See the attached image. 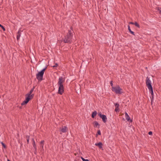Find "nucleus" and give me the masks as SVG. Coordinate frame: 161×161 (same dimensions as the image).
I'll return each mask as SVG.
<instances>
[{"mask_svg": "<svg viewBox=\"0 0 161 161\" xmlns=\"http://www.w3.org/2000/svg\"><path fill=\"white\" fill-rule=\"evenodd\" d=\"M1 26H2V25H1V24H0V27Z\"/></svg>", "mask_w": 161, "mask_h": 161, "instance_id": "obj_34", "label": "nucleus"}, {"mask_svg": "<svg viewBox=\"0 0 161 161\" xmlns=\"http://www.w3.org/2000/svg\"><path fill=\"white\" fill-rule=\"evenodd\" d=\"M128 29L129 31L130 32V33L131 34H132L133 35H134V32L131 31L129 26H128Z\"/></svg>", "mask_w": 161, "mask_h": 161, "instance_id": "obj_16", "label": "nucleus"}, {"mask_svg": "<svg viewBox=\"0 0 161 161\" xmlns=\"http://www.w3.org/2000/svg\"><path fill=\"white\" fill-rule=\"evenodd\" d=\"M27 142L28 143L29 142V139H27Z\"/></svg>", "mask_w": 161, "mask_h": 161, "instance_id": "obj_32", "label": "nucleus"}, {"mask_svg": "<svg viewBox=\"0 0 161 161\" xmlns=\"http://www.w3.org/2000/svg\"><path fill=\"white\" fill-rule=\"evenodd\" d=\"M93 124L95 127L99 128V124L96 121H94L93 123Z\"/></svg>", "mask_w": 161, "mask_h": 161, "instance_id": "obj_11", "label": "nucleus"}, {"mask_svg": "<svg viewBox=\"0 0 161 161\" xmlns=\"http://www.w3.org/2000/svg\"><path fill=\"white\" fill-rule=\"evenodd\" d=\"M58 64H55L53 66V67H56L58 66Z\"/></svg>", "mask_w": 161, "mask_h": 161, "instance_id": "obj_27", "label": "nucleus"}, {"mask_svg": "<svg viewBox=\"0 0 161 161\" xmlns=\"http://www.w3.org/2000/svg\"><path fill=\"white\" fill-rule=\"evenodd\" d=\"M33 145L34 148L36 149V145L35 142L34 140H33Z\"/></svg>", "mask_w": 161, "mask_h": 161, "instance_id": "obj_18", "label": "nucleus"}, {"mask_svg": "<svg viewBox=\"0 0 161 161\" xmlns=\"http://www.w3.org/2000/svg\"><path fill=\"white\" fill-rule=\"evenodd\" d=\"M1 143L2 145V146H3L4 147V148H5L6 147V146L3 143V142H1Z\"/></svg>", "mask_w": 161, "mask_h": 161, "instance_id": "obj_25", "label": "nucleus"}, {"mask_svg": "<svg viewBox=\"0 0 161 161\" xmlns=\"http://www.w3.org/2000/svg\"><path fill=\"white\" fill-rule=\"evenodd\" d=\"M101 118L102 119L103 121L104 122H105L106 121L107 117L105 115H103Z\"/></svg>", "mask_w": 161, "mask_h": 161, "instance_id": "obj_10", "label": "nucleus"}, {"mask_svg": "<svg viewBox=\"0 0 161 161\" xmlns=\"http://www.w3.org/2000/svg\"><path fill=\"white\" fill-rule=\"evenodd\" d=\"M0 27L2 28V29L4 30V31H5V29L4 28V27H3V26H2H2H1Z\"/></svg>", "mask_w": 161, "mask_h": 161, "instance_id": "obj_28", "label": "nucleus"}, {"mask_svg": "<svg viewBox=\"0 0 161 161\" xmlns=\"http://www.w3.org/2000/svg\"><path fill=\"white\" fill-rule=\"evenodd\" d=\"M130 23L131 24H133V25H134V23L133 22H131Z\"/></svg>", "mask_w": 161, "mask_h": 161, "instance_id": "obj_31", "label": "nucleus"}, {"mask_svg": "<svg viewBox=\"0 0 161 161\" xmlns=\"http://www.w3.org/2000/svg\"><path fill=\"white\" fill-rule=\"evenodd\" d=\"M67 130V128L66 127L64 126L61 129V131L63 132H65Z\"/></svg>", "mask_w": 161, "mask_h": 161, "instance_id": "obj_9", "label": "nucleus"}, {"mask_svg": "<svg viewBox=\"0 0 161 161\" xmlns=\"http://www.w3.org/2000/svg\"><path fill=\"white\" fill-rule=\"evenodd\" d=\"M97 134L99 135H100L101 134V132L100 130H98V131Z\"/></svg>", "mask_w": 161, "mask_h": 161, "instance_id": "obj_26", "label": "nucleus"}, {"mask_svg": "<svg viewBox=\"0 0 161 161\" xmlns=\"http://www.w3.org/2000/svg\"><path fill=\"white\" fill-rule=\"evenodd\" d=\"M148 134L149 135H152V131H150L148 132Z\"/></svg>", "mask_w": 161, "mask_h": 161, "instance_id": "obj_29", "label": "nucleus"}, {"mask_svg": "<svg viewBox=\"0 0 161 161\" xmlns=\"http://www.w3.org/2000/svg\"><path fill=\"white\" fill-rule=\"evenodd\" d=\"M97 114V112L96 111H94L92 113V117L94 118V117Z\"/></svg>", "mask_w": 161, "mask_h": 161, "instance_id": "obj_14", "label": "nucleus"}, {"mask_svg": "<svg viewBox=\"0 0 161 161\" xmlns=\"http://www.w3.org/2000/svg\"><path fill=\"white\" fill-rule=\"evenodd\" d=\"M125 117L128 121H129L130 122H132V120L130 119L129 116L126 113H125Z\"/></svg>", "mask_w": 161, "mask_h": 161, "instance_id": "obj_8", "label": "nucleus"}, {"mask_svg": "<svg viewBox=\"0 0 161 161\" xmlns=\"http://www.w3.org/2000/svg\"><path fill=\"white\" fill-rule=\"evenodd\" d=\"M156 9L158 10V13H161V8H159V7H158Z\"/></svg>", "mask_w": 161, "mask_h": 161, "instance_id": "obj_19", "label": "nucleus"}, {"mask_svg": "<svg viewBox=\"0 0 161 161\" xmlns=\"http://www.w3.org/2000/svg\"><path fill=\"white\" fill-rule=\"evenodd\" d=\"M112 90L117 94H121L123 92V90L119 86H112Z\"/></svg>", "mask_w": 161, "mask_h": 161, "instance_id": "obj_2", "label": "nucleus"}, {"mask_svg": "<svg viewBox=\"0 0 161 161\" xmlns=\"http://www.w3.org/2000/svg\"><path fill=\"white\" fill-rule=\"evenodd\" d=\"M115 106L116 108L119 107V104L116 103L115 104Z\"/></svg>", "mask_w": 161, "mask_h": 161, "instance_id": "obj_22", "label": "nucleus"}, {"mask_svg": "<svg viewBox=\"0 0 161 161\" xmlns=\"http://www.w3.org/2000/svg\"><path fill=\"white\" fill-rule=\"evenodd\" d=\"M110 85H111V86H113V82H112V81H111V82H110Z\"/></svg>", "mask_w": 161, "mask_h": 161, "instance_id": "obj_30", "label": "nucleus"}, {"mask_svg": "<svg viewBox=\"0 0 161 161\" xmlns=\"http://www.w3.org/2000/svg\"><path fill=\"white\" fill-rule=\"evenodd\" d=\"M134 25H135L136 26L139 27V25L137 22L135 23Z\"/></svg>", "mask_w": 161, "mask_h": 161, "instance_id": "obj_20", "label": "nucleus"}, {"mask_svg": "<svg viewBox=\"0 0 161 161\" xmlns=\"http://www.w3.org/2000/svg\"><path fill=\"white\" fill-rule=\"evenodd\" d=\"M20 36V32L19 31L18 33V35L17 36V38L18 40L19 39Z\"/></svg>", "mask_w": 161, "mask_h": 161, "instance_id": "obj_15", "label": "nucleus"}, {"mask_svg": "<svg viewBox=\"0 0 161 161\" xmlns=\"http://www.w3.org/2000/svg\"><path fill=\"white\" fill-rule=\"evenodd\" d=\"M119 110V107L116 108L115 109V111L116 112H117Z\"/></svg>", "mask_w": 161, "mask_h": 161, "instance_id": "obj_24", "label": "nucleus"}, {"mask_svg": "<svg viewBox=\"0 0 161 161\" xmlns=\"http://www.w3.org/2000/svg\"><path fill=\"white\" fill-rule=\"evenodd\" d=\"M46 69V67L43 69L36 75L37 79L39 80H42L44 72Z\"/></svg>", "mask_w": 161, "mask_h": 161, "instance_id": "obj_4", "label": "nucleus"}, {"mask_svg": "<svg viewBox=\"0 0 161 161\" xmlns=\"http://www.w3.org/2000/svg\"><path fill=\"white\" fill-rule=\"evenodd\" d=\"M65 81V79L62 77H60L58 83V86H63V83Z\"/></svg>", "mask_w": 161, "mask_h": 161, "instance_id": "obj_6", "label": "nucleus"}, {"mask_svg": "<svg viewBox=\"0 0 161 161\" xmlns=\"http://www.w3.org/2000/svg\"><path fill=\"white\" fill-rule=\"evenodd\" d=\"M64 91V86H58V93L60 95H62Z\"/></svg>", "mask_w": 161, "mask_h": 161, "instance_id": "obj_7", "label": "nucleus"}, {"mask_svg": "<svg viewBox=\"0 0 161 161\" xmlns=\"http://www.w3.org/2000/svg\"><path fill=\"white\" fill-rule=\"evenodd\" d=\"M146 83L148 87V89H149L150 91L151 92V93L152 94V97H153V90L152 89V87L151 85V80H150L149 78L147 77L146 79Z\"/></svg>", "mask_w": 161, "mask_h": 161, "instance_id": "obj_3", "label": "nucleus"}, {"mask_svg": "<svg viewBox=\"0 0 161 161\" xmlns=\"http://www.w3.org/2000/svg\"><path fill=\"white\" fill-rule=\"evenodd\" d=\"M95 145L98 146L100 148L102 147V143L101 142H99L97 143H96Z\"/></svg>", "mask_w": 161, "mask_h": 161, "instance_id": "obj_12", "label": "nucleus"}, {"mask_svg": "<svg viewBox=\"0 0 161 161\" xmlns=\"http://www.w3.org/2000/svg\"><path fill=\"white\" fill-rule=\"evenodd\" d=\"M32 98V96H27L26 97L25 100L21 103L22 105H25L27 104L30 100Z\"/></svg>", "mask_w": 161, "mask_h": 161, "instance_id": "obj_5", "label": "nucleus"}, {"mask_svg": "<svg viewBox=\"0 0 161 161\" xmlns=\"http://www.w3.org/2000/svg\"><path fill=\"white\" fill-rule=\"evenodd\" d=\"M44 141H42L41 142V147H42V149H43V145H44Z\"/></svg>", "mask_w": 161, "mask_h": 161, "instance_id": "obj_17", "label": "nucleus"}, {"mask_svg": "<svg viewBox=\"0 0 161 161\" xmlns=\"http://www.w3.org/2000/svg\"><path fill=\"white\" fill-rule=\"evenodd\" d=\"M98 115L100 117H101L103 115H102L101 113H99L98 114Z\"/></svg>", "mask_w": 161, "mask_h": 161, "instance_id": "obj_23", "label": "nucleus"}, {"mask_svg": "<svg viewBox=\"0 0 161 161\" xmlns=\"http://www.w3.org/2000/svg\"><path fill=\"white\" fill-rule=\"evenodd\" d=\"M71 33L70 31H69L68 35L64 40V41L65 43H70L71 42L72 37V35H71Z\"/></svg>", "mask_w": 161, "mask_h": 161, "instance_id": "obj_1", "label": "nucleus"}, {"mask_svg": "<svg viewBox=\"0 0 161 161\" xmlns=\"http://www.w3.org/2000/svg\"><path fill=\"white\" fill-rule=\"evenodd\" d=\"M81 159L83 161H89L88 159H86L82 157H81Z\"/></svg>", "mask_w": 161, "mask_h": 161, "instance_id": "obj_21", "label": "nucleus"}, {"mask_svg": "<svg viewBox=\"0 0 161 161\" xmlns=\"http://www.w3.org/2000/svg\"><path fill=\"white\" fill-rule=\"evenodd\" d=\"M34 89V88H33L31 90V91L29 93L27 94L26 96H30V95L31 96H32V97H33V94H31L32 93V92L33 91Z\"/></svg>", "mask_w": 161, "mask_h": 161, "instance_id": "obj_13", "label": "nucleus"}, {"mask_svg": "<svg viewBox=\"0 0 161 161\" xmlns=\"http://www.w3.org/2000/svg\"><path fill=\"white\" fill-rule=\"evenodd\" d=\"M7 161H10L9 160V159H8Z\"/></svg>", "mask_w": 161, "mask_h": 161, "instance_id": "obj_33", "label": "nucleus"}]
</instances>
